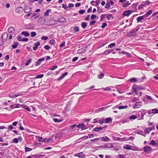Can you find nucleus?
<instances>
[{
    "label": "nucleus",
    "instance_id": "1",
    "mask_svg": "<svg viewBox=\"0 0 158 158\" xmlns=\"http://www.w3.org/2000/svg\"><path fill=\"white\" fill-rule=\"evenodd\" d=\"M147 111L146 110L143 109L139 111L138 113L137 117L139 120H142L143 119V116L146 114Z\"/></svg>",
    "mask_w": 158,
    "mask_h": 158
},
{
    "label": "nucleus",
    "instance_id": "2",
    "mask_svg": "<svg viewBox=\"0 0 158 158\" xmlns=\"http://www.w3.org/2000/svg\"><path fill=\"white\" fill-rule=\"evenodd\" d=\"M145 89V88L144 86H141L137 85H134L132 86V89L133 90H143Z\"/></svg>",
    "mask_w": 158,
    "mask_h": 158
},
{
    "label": "nucleus",
    "instance_id": "3",
    "mask_svg": "<svg viewBox=\"0 0 158 158\" xmlns=\"http://www.w3.org/2000/svg\"><path fill=\"white\" fill-rule=\"evenodd\" d=\"M8 35L6 33H5L2 34L1 37L2 41V43H1L2 45L3 44L4 42L6 41L7 39Z\"/></svg>",
    "mask_w": 158,
    "mask_h": 158
},
{
    "label": "nucleus",
    "instance_id": "4",
    "mask_svg": "<svg viewBox=\"0 0 158 158\" xmlns=\"http://www.w3.org/2000/svg\"><path fill=\"white\" fill-rule=\"evenodd\" d=\"M144 98L148 99L150 101V103H155L156 102V101L153 99L151 96L146 95L144 97Z\"/></svg>",
    "mask_w": 158,
    "mask_h": 158
},
{
    "label": "nucleus",
    "instance_id": "5",
    "mask_svg": "<svg viewBox=\"0 0 158 158\" xmlns=\"http://www.w3.org/2000/svg\"><path fill=\"white\" fill-rule=\"evenodd\" d=\"M131 146L129 144H127L123 147V148L124 149L127 150H131L133 151H139V148H136L135 149H131Z\"/></svg>",
    "mask_w": 158,
    "mask_h": 158
},
{
    "label": "nucleus",
    "instance_id": "6",
    "mask_svg": "<svg viewBox=\"0 0 158 158\" xmlns=\"http://www.w3.org/2000/svg\"><path fill=\"white\" fill-rule=\"evenodd\" d=\"M142 104V102H137L135 105H134L132 107L133 108H137L140 107Z\"/></svg>",
    "mask_w": 158,
    "mask_h": 158
},
{
    "label": "nucleus",
    "instance_id": "7",
    "mask_svg": "<svg viewBox=\"0 0 158 158\" xmlns=\"http://www.w3.org/2000/svg\"><path fill=\"white\" fill-rule=\"evenodd\" d=\"M143 150L144 152L148 153L151 152V148L150 146H146L143 147Z\"/></svg>",
    "mask_w": 158,
    "mask_h": 158
},
{
    "label": "nucleus",
    "instance_id": "8",
    "mask_svg": "<svg viewBox=\"0 0 158 158\" xmlns=\"http://www.w3.org/2000/svg\"><path fill=\"white\" fill-rule=\"evenodd\" d=\"M109 107H110V106H108L105 107H101L95 110V112L96 113H98L100 112H102V111L105 110L106 109H107Z\"/></svg>",
    "mask_w": 158,
    "mask_h": 158
},
{
    "label": "nucleus",
    "instance_id": "9",
    "mask_svg": "<svg viewBox=\"0 0 158 158\" xmlns=\"http://www.w3.org/2000/svg\"><path fill=\"white\" fill-rule=\"evenodd\" d=\"M147 18L145 16V15H143L142 16H140L139 17H138L137 19V22H140L142 20H146V18Z\"/></svg>",
    "mask_w": 158,
    "mask_h": 158
},
{
    "label": "nucleus",
    "instance_id": "10",
    "mask_svg": "<svg viewBox=\"0 0 158 158\" xmlns=\"http://www.w3.org/2000/svg\"><path fill=\"white\" fill-rule=\"evenodd\" d=\"M133 12L132 10H127L123 12V15L124 16H128Z\"/></svg>",
    "mask_w": 158,
    "mask_h": 158
},
{
    "label": "nucleus",
    "instance_id": "11",
    "mask_svg": "<svg viewBox=\"0 0 158 158\" xmlns=\"http://www.w3.org/2000/svg\"><path fill=\"white\" fill-rule=\"evenodd\" d=\"M77 127L79 129H81L82 130L86 129L85 125L82 123L79 124L78 125H77Z\"/></svg>",
    "mask_w": 158,
    "mask_h": 158
},
{
    "label": "nucleus",
    "instance_id": "12",
    "mask_svg": "<svg viewBox=\"0 0 158 158\" xmlns=\"http://www.w3.org/2000/svg\"><path fill=\"white\" fill-rule=\"evenodd\" d=\"M40 45V43L39 42H38L37 43H35L34 44V47L33 48V49L34 51H36L37 50L38 46Z\"/></svg>",
    "mask_w": 158,
    "mask_h": 158
},
{
    "label": "nucleus",
    "instance_id": "13",
    "mask_svg": "<svg viewBox=\"0 0 158 158\" xmlns=\"http://www.w3.org/2000/svg\"><path fill=\"white\" fill-rule=\"evenodd\" d=\"M102 141L103 142H107L110 140V139L107 136H106L100 138Z\"/></svg>",
    "mask_w": 158,
    "mask_h": 158
},
{
    "label": "nucleus",
    "instance_id": "14",
    "mask_svg": "<svg viewBox=\"0 0 158 158\" xmlns=\"http://www.w3.org/2000/svg\"><path fill=\"white\" fill-rule=\"evenodd\" d=\"M58 21L60 23H64L66 21V19L63 17L59 18L58 19Z\"/></svg>",
    "mask_w": 158,
    "mask_h": 158
},
{
    "label": "nucleus",
    "instance_id": "15",
    "mask_svg": "<svg viewBox=\"0 0 158 158\" xmlns=\"http://www.w3.org/2000/svg\"><path fill=\"white\" fill-rule=\"evenodd\" d=\"M68 74V73L65 72L63 73L62 75L58 78V80L60 81L63 79L65 76H67Z\"/></svg>",
    "mask_w": 158,
    "mask_h": 158
},
{
    "label": "nucleus",
    "instance_id": "16",
    "mask_svg": "<svg viewBox=\"0 0 158 158\" xmlns=\"http://www.w3.org/2000/svg\"><path fill=\"white\" fill-rule=\"evenodd\" d=\"M15 31V29L13 27H10L8 29V32L9 33H14Z\"/></svg>",
    "mask_w": 158,
    "mask_h": 158
},
{
    "label": "nucleus",
    "instance_id": "17",
    "mask_svg": "<svg viewBox=\"0 0 158 158\" xmlns=\"http://www.w3.org/2000/svg\"><path fill=\"white\" fill-rule=\"evenodd\" d=\"M113 119L111 118H107L105 119V123H107L110 122L111 123Z\"/></svg>",
    "mask_w": 158,
    "mask_h": 158
},
{
    "label": "nucleus",
    "instance_id": "18",
    "mask_svg": "<svg viewBox=\"0 0 158 158\" xmlns=\"http://www.w3.org/2000/svg\"><path fill=\"white\" fill-rule=\"evenodd\" d=\"M136 34V32H134L133 31H130L129 33L127 34V36H133L135 35Z\"/></svg>",
    "mask_w": 158,
    "mask_h": 158
},
{
    "label": "nucleus",
    "instance_id": "19",
    "mask_svg": "<svg viewBox=\"0 0 158 158\" xmlns=\"http://www.w3.org/2000/svg\"><path fill=\"white\" fill-rule=\"evenodd\" d=\"M103 129V127H97L93 129V131L96 132H98L100 130Z\"/></svg>",
    "mask_w": 158,
    "mask_h": 158
},
{
    "label": "nucleus",
    "instance_id": "20",
    "mask_svg": "<svg viewBox=\"0 0 158 158\" xmlns=\"http://www.w3.org/2000/svg\"><path fill=\"white\" fill-rule=\"evenodd\" d=\"M45 21V19L42 18H40L38 20V22L40 24L43 23Z\"/></svg>",
    "mask_w": 158,
    "mask_h": 158
},
{
    "label": "nucleus",
    "instance_id": "21",
    "mask_svg": "<svg viewBox=\"0 0 158 158\" xmlns=\"http://www.w3.org/2000/svg\"><path fill=\"white\" fill-rule=\"evenodd\" d=\"M105 147L109 148H114V146L111 143H108L105 145Z\"/></svg>",
    "mask_w": 158,
    "mask_h": 158
},
{
    "label": "nucleus",
    "instance_id": "22",
    "mask_svg": "<svg viewBox=\"0 0 158 158\" xmlns=\"http://www.w3.org/2000/svg\"><path fill=\"white\" fill-rule=\"evenodd\" d=\"M63 119L61 118L60 119H58L57 118H54L53 121L55 122H60L63 121Z\"/></svg>",
    "mask_w": 158,
    "mask_h": 158
},
{
    "label": "nucleus",
    "instance_id": "23",
    "mask_svg": "<svg viewBox=\"0 0 158 158\" xmlns=\"http://www.w3.org/2000/svg\"><path fill=\"white\" fill-rule=\"evenodd\" d=\"M149 144L151 145L152 146H155L156 147H157L158 146V144L155 143V142L153 140H152L151 141Z\"/></svg>",
    "mask_w": 158,
    "mask_h": 158
},
{
    "label": "nucleus",
    "instance_id": "24",
    "mask_svg": "<svg viewBox=\"0 0 158 158\" xmlns=\"http://www.w3.org/2000/svg\"><path fill=\"white\" fill-rule=\"evenodd\" d=\"M138 118L137 116L135 115H132L128 117V118L130 119L134 120Z\"/></svg>",
    "mask_w": 158,
    "mask_h": 158
},
{
    "label": "nucleus",
    "instance_id": "25",
    "mask_svg": "<svg viewBox=\"0 0 158 158\" xmlns=\"http://www.w3.org/2000/svg\"><path fill=\"white\" fill-rule=\"evenodd\" d=\"M94 136V135L93 134H89L87 136H84V138L85 139H87L88 138H91L93 137Z\"/></svg>",
    "mask_w": 158,
    "mask_h": 158
},
{
    "label": "nucleus",
    "instance_id": "26",
    "mask_svg": "<svg viewBox=\"0 0 158 158\" xmlns=\"http://www.w3.org/2000/svg\"><path fill=\"white\" fill-rule=\"evenodd\" d=\"M142 3H143L145 7H146V6L149 5L151 3V2L148 0H147L145 2H142Z\"/></svg>",
    "mask_w": 158,
    "mask_h": 158
},
{
    "label": "nucleus",
    "instance_id": "27",
    "mask_svg": "<svg viewBox=\"0 0 158 158\" xmlns=\"http://www.w3.org/2000/svg\"><path fill=\"white\" fill-rule=\"evenodd\" d=\"M153 11L152 10H149L144 15L147 18L148 16L150 15L152 12Z\"/></svg>",
    "mask_w": 158,
    "mask_h": 158
},
{
    "label": "nucleus",
    "instance_id": "28",
    "mask_svg": "<svg viewBox=\"0 0 158 158\" xmlns=\"http://www.w3.org/2000/svg\"><path fill=\"white\" fill-rule=\"evenodd\" d=\"M22 34L24 35L25 36L28 37L29 35V33L26 31H23L22 32Z\"/></svg>",
    "mask_w": 158,
    "mask_h": 158
},
{
    "label": "nucleus",
    "instance_id": "29",
    "mask_svg": "<svg viewBox=\"0 0 158 158\" xmlns=\"http://www.w3.org/2000/svg\"><path fill=\"white\" fill-rule=\"evenodd\" d=\"M105 122V119L103 118H102L99 120L98 123L100 124H102Z\"/></svg>",
    "mask_w": 158,
    "mask_h": 158
},
{
    "label": "nucleus",
    "instance_id": "30",
    "mask_svg": "<svg viewBox=\"0 0 158 158\" xmlns=\"http://www.w3.org/2000/svg\"><path fill=\"white\" fill-rule=\"evenodd\" d=\"M21 106L22 107H23V108L26 109L27 110L29 111H31L30 108L27 106L26 105H21Z\"/></svg>",
    "mask_w": 158,
    "mask_h": 158
},
{
    "label": "nucleus",
    "instance_id": "31",
    "mask_svg": "<svg viewBox=\"0 0 158 158\" xmlns=\"http://www.w3.org/2000/svg\"><path fill=\"white\" fill-rule=\"evenodd\" d=\"M75 156H77L78 157L82 158L83 156V154L82 152H80L79 153H78L76 154L75 155Z\"/></svg>",
    "mask_w": 158,
    "mask_h": 158
},
{
    "label": "nucleus",
    "instance_id": "32",
    "mask_svg": "<svg viewBox=\"0 0 158 158\" xmlns=\"http://www.w3.org/2000/svg\"><path fill=\"white\" fill-rule=\"evenodd\" d=\"M20 95L19 94H15V95H13L11 94H9V97L12 98H15L17 97L20 96Z\"/></svg>",
    "mask_w": 158,
    "mask_h": 158
},
{
    "label": "nucleus",
    "instance_id": "33",
    "mask_svg": "<svg viewBox=\"0 0 158 158\" xmlns=\"http://www.w3.org/2000/svg\"><path fill=\"white\" fill-rule=\"evenodd\" d=\"M81 27L83 28H85L87 26V24L85 22H82L81 23Z\"/></svg>",
    "mask_w": 158,
    "mask_h": 158
},
{
    "label": "nucleus",
    "instance_id": "34",
    "mask_svg": "<svg viewBox=\"0 0 158 158\" xmlns=\"http://www.w3.org/2000/svg\"><path fill=\"white\" fill-rule=\"evenodd\" d=\"M151 131V129L149 127H148L144 130V133L149 134Z\"/></svg>",
    "mask_w": 158,
    "mask_h": 158
},
{
    "label": "nucleus",
    "instance_id": "35",
    "mask_svg": "<svg viewBox=\"0 0 158 158\" xmlns=\"http://www.w3.org/2000/svg\"><path fill=\"white\" fill-rule=\"evenodd\" d=\"M137 133L138 134L141 135H142L143 136H144L145 137L146 136V134L145 133H143V132L142 131H140L138 132Z\"/></svg>",
    "mask_w": 158,
    "mask_h": 158
},
{
    "label": "nucleus",
    "instance_id": "36",
    "mask_svg": "<svg viewBox=\"0 0 158 158\" xmlns=\"http://www.w3.org/2000/svg\"><path fill=\"white\" fill-rule=\"evenodd\" d=\"M37 138H38V141L40 142H44V138H43L42 137L38 136L36 137Z\"/></svg>",
    "mask_w": 158,
    "mask_h": 158
},
{
    "label": "nucleus",
    "instance_id": "37",
    "mask_svg": "<svg viewBox=\"0 0 158 158\" xmlns=\"http://www.w3.org/2000/svg\"><path fill=\"white\" fill-rule=\"evenodd\" d=\"M85 52V50L83 49H79L77 51V53L79 54L83 53H84Z\"/></svg>",
    "mask_w": 158,
    "mask_h": 158
},
{
    "label": "nucleus",
    "instance_id": "38",
    "mask_svg": "<svg viewBox=\"0 0 158 158\" xmlns=\"http://www.w3.org/2000/svg\"><path fill=\"white\" fill-rule=\"evenodd\" d=\"M128 106L126 105L125 106H119L118 107V108L119 109H126L128 108Z\"/></svg>",
    "mask_w": 158,
    "mask_h": 158
},
{
    "label": "nucleus",
    "instance_id": "39",
    "mask_svg": "<svg viewBox=\"0 0 158 158\" xmlns=\"http://www.w3.org/2000/svg\"><path fill=\"white\" fill-rule=\"evenodd\" d=\"M113 51V49H111V50H106L103 53V54L106 55L109 54L110 52H111Z\"/></svg>",
    "mask_w": 158,
    "mask_h": 158
},
{
    "label": "nucleus",
    "instance_id": "40",
    "mask_svg": "<svg viewBox=\"0 0 158 158\" xmlns=\"http://www.w3.org/2000/svg\"><path fill=\"white\" fill-rule=\"evenodd\" d=\"M129 80L131 82H136L137 81V79L135 77H133V78H131Z\"/></svg>",
    "mask_w": 158,
    "mask_h": 158
},
{
    "label": "nucleus",
    "instance_id": "41",
    "mask_svg": "<svg viewBox=\"0 0 158 158\" xmlns=\"http://www.w3.org/2000/svg\"><path fill=\"white\" fill-rule=\"evenodd\" d=\"M106 14L102 15L100 17V20L101 21H102L104 19L105 17H106Z\"/></svg>",
    "mask_w": 158,
    "mask_h": 158
},
{
    "label": "nucleus",
    "instance_id": "42",
    "mask_svg": "<svg viewBox=\"0 0 158 158\" xmlns=\"http://www.w3.org/2000/svg\"><path fill=\"white\" fill-rule=\"evenodd\" d=\"M144 7H145L144 5L142 3V4H140L138 8V9L139 10H140L141 9H142Z\"/></svg>",
    "mask_w": 158,
    "mask_h": 158
},
{
    "label": "nucleus",
    "instance_id": "43",
    "mask_svg": "<svg viewBox=\"0 0 158 158\" xmlns=\"http://www.w3.org/2000/svg\"><path fill=\"white\" fill-rule=\"evenodd\" d=\"M51 10H47L44 13V15L45 16H48L49 15V12H50L51 11Z\"/></svg>",
    "mask_w": 158,
    "mask_h": 158
},
{
    "label": "nucleus",
    "instance_id": "44",
    "mask_svg": "<svg viewBox=\"0 0 158 158\" xmlns=\"http://www.w3.org/2000/svg\"><path fill=\"white\" fill-rule=\"evenodd\" d=\"M32 60L31 59H29L27 60L26 62L25 63V65L26 66L28 65L31 61Z\"/></svg>",
    "mask_w": 158,
    "mask_h": 158
},
{
    "label": "nucleus",
    "instance_id": "45",
    "mask_svg": "<svg viewBox=\"0 0 158 158\" xmlns=\"http://www.w3.org/2000/svg\"><path fill=\"white\" fill-rule=\"evenodd\" d=\"M57 65H55L54 66H52L51 67H50L49 70L53 71L57 69Z\"/></svg>",
    "mask_w": 158,
    "mask_h": 158
},
{
    "label": "nucleus",
    "instance_id": "46",
    "mask_svg": "<svg viewBox=\"0 0 158 158\" xmlns=\"http://www.w3.org/2000/svg\"><path fill=\"white\" fill-rule=\"evenodd\" d=\"M104 76V75L103 73H101L100 74L98 75V78L100 79H102Z\"/></svg>",
    "mask_w": 158,
    "mask_h": 158
},
{
    "label": "nucleus",
    "instance_id": "47",
    "mask_svg": "<svg viewBox=\"0 0 158 158\" xmlns=\"http://www.w3.org/2000/svg\"><path fill=\"white\" fill-rule=\"evenodd\" d=\"M115 43H112L110 44L108 47V48H112L115 45Z\"/></svg>",
    "mask_w": 158,
    "mask_h": 158
},
{
    "label": "nucleus",
    "instance_id": "48",
    "mask_svg": "<svg viewBox=\"0 0 158 158\" xmlns=\"http://www.w3.org/2000/svg\"><path fill=\"white\" fill-rule=\"evenodd\" d=\"M25 151L26 152H29L32 150V149L31 148H29L27 147H26L25 148Z\"/></svg>",
    "mask_w": 158,
    "mask_h": 158
},
{
    "label": "nucleus",
    "instance_id": "49",
    "mask_svg": "<svg viewBox=\"0 0 158 158\" xmlns=\"http://www.w3.org/2000/svg\"><path fill=\"white\" fill-rule=\"evenodd\" d=\"M152 113L156 114L158 113V109H153L152 110Z\"/></svg>",
    "mask_w": 158,
    "mask_h": 158
},
{
    "label": "nucleus",
    "instance_id": "50",
    "mask_svg": "<svg viewBox=\"0 0 158 158\" xmlns=\"http://www.w3.org/2000/svg\"><path fill=\"white\" fill-rule=\"evenodd\" d=\"M43 77L44 75L43 74H41L36 76L35 77V78L36 79L40 78H42Z\"/></svg>",
    "mask_w": 158,
    "mask_h": 158
},
{
    "label": "nucleus",
    "instance_id": "51",
    "mask_svg": "<svg viewBox=\"0 0 158 158\" xmlns=\"http://www.w3.org/2000/svg\"><path fill=\"white\" fill-rule=\"evenodd\" d=\"M48 38L47 36H43L41 37V40L44 41L47 40H48Z\"/></svg>",
    "mask_w": 158,
    "mask_h": 158
},
{
    "label": "nucleus",
    "instance_id": "52",
    "mask_svg": "<svg viewBox=\"0 0 158 158\" xmlns=\"http://www.w3.org/2000/svg\"><path fill=\"white\" fill-rule=\"evenodd\" d=\"M12 142L13 143H18V138H15L12 141Z\"/></svg>",
    "mask_w": 158,
    "mask_h": 158
},
{
    "label": "nucleus",
    "instance_id": "53",
    "mask_svg": "<svg viewBox=\"0 0 158 158\" xmlns=\"http://www.w3.org/2000/svg\"><path fill=\"white\" fill-rule=\"evenodd\" d=\"M117 158H126V157L124 155L119 154Z\"/></svg>",
    "mask_w": 158,
    "mask_h": 158
},
{
    "label": "nucleus",
    "instance_id": "54",
    "mask_svg": "<svg viewBox=\"0 0 158 158\" xmlns=\"http://www.w3.org/2000/svg\"><path fill=\"white\" fill-rule=\"evenodd\" d=\"M102 89L104 91L109 90L111 89V88L110 87H107L106 88H102Z\"/></svg>",
    "mask_w": 158,
    "mask_h": 158
},
{
    "label": "nucleus",
    "instance_id": "55",
    "mask_svg": "<svg viewBox=\"0 0 158 158\" xmlns=\"http://www.w3.org/2000/svg\"><path fill=\"white\" fill-rule=\"evenodd\" d=\"M18 45V43L16 42L15 43V44L14 45H13L12 46V47L13 48H15L17 47Z\"/></svg>",
    "mask_w": 158,
    "mask_h": 158
},
{
    "label": "nucleus",
    "instance_id": "56",
    "mask_svg": "<svg viewBox=\"0 0 158 158\" xmlns=\"http://www.w3.org/2000/svg\"><path fill=\"white\" fill-rule=\"evenodd\" d=\"M55 43V41L54 40L52 39L50 41L49 44L51 45L54 44Z\"/></svg>",
    "mask_w": 158,
    "mask_h": 158
},
{
    "label": "nucleus",
    "instance_id": "57",
    "mask_svg": "<svg viewBox=\"0 0 158 158\" xmlns=\"http://www.w3.org/2000/svg\"><path fill=\"white\" fill-rule=\"evenodd\" d=\"M36 33L35 32L33 31L31 33V37H34L36 36Z\"/></svg>",
    "mask_w": 158,
    "mask_h": 158
},
{
    "label": "nucleus",
    "instance_id": "58",
    "mask_svg": "<svg viewBox=\"0 0 158 158\" xmlns=\"http://www.w3.org/2000/svg\"><path fill=\"white\" fill-rule=\"evenodd\" d=\"M74 31L75 32H77L79 31V28L78 26L75 27L74 28Z\"/></svg>",
    "mask_w": 158,
    "mask_h": 158
},
{
    "label": "nucleus",
    "instance_id": "59",
    "mask_svg": "<svg viewBox=\"0 0 158 158\" xmlns=\"http://www.w3.org/2000/svg\"><path fill=\"white\" fill-rule=\"evenodd\" d=\"M100 139V138H96L94 139H91L90 140L91 142H93L95 141H98Z\"/></svg>",
    "mask_w": 158,
    "mask_h": 158
},
{
    "label": "nucleus",
    "instance_id": "60",
    "mask_svg": "<svg viewBox=\"0 0 158 158\" xmlns=\"http://www.w3.org/2000/svg\"><path fill=\"white\" fill-rule=\"evenodd\" d=\"M93 120L94 121L92 122L93 123H98L99 122L98 118H95Z\"/></svg>",
    "mask_w": 158,
    "mask_h": 158
},
{
    "label": "nucleus",
    "instance_id": "61",
    "mask_svg": "<svg viewBox=\"0 0 158 158\" xmlns=\"http://www.w3.org/2000/svg\"><path fill=\"white\" fill-rule=\"evenodd\" d=\"M85 12V11L84 10H79V13L80 15H82L84 14Z\"/></svg>",
    "mask_w": 158,
    "mask_h": 158
},
{
    "label": "nucleus",
    "instance_id": "62",
    "mask_svg": "<svg viewBox=\"0 0 158 158\" xmlns=\"http://www.w3.org/2000/svg\"><path fill=\"white\" fill-rule=\"evenodd\" d=\"M44 142L46 143H48L50 142L51 140V139L49 138H45L44 139Z\"/></svg>",
    "mask_w": 158,
    "mask_h": 158
},
{
    "label": "nucleus",
    "instance_id": "63",
    "mask_svg": "<svg viewBox=\"0 0 158 158\" xmlns=\"http://www.w3.org/2000/svg\"><path fill=\"white\" fill-rule=\"evenodd\" d=\"M98 11V13H101L102 12L103 10L102 9H101L100 7H98L97 8Z\"/></svg>",
    "mask_w": 158,
    "mask_h": 158
},
{
    "label": "nucleus",
    "instance_id": "64",
    "mask_svg": "<svg viewBox=\"0 0 158 158\" xmlns=\"http://www.w3.org/2000/svg\"><path fill=\"white\" fill-rule=\"evenodd\" d=\"M138 100V99L136 97H134L133 98L132 101L133 102H135Z\"/></svg>",
    "mask_w": 158,
    "mask_h": 158
}]
</instances>
